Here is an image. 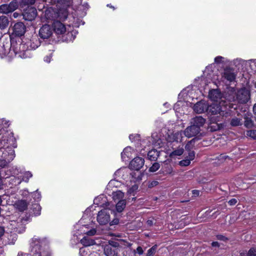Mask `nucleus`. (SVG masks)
I'll return each instance as SVG.
<instances>
[{"label": "nucleus", "instance_id": "nucleus-40", "mask_svg": "<svg viewBox=\"0 0 256 256\" xmlns=\"http://www.w3.org/2000/svg\"><path fill=\"white\" fill-rule=\"evenodd\" d=\"M246 135L254 139H256V130H250L246 132Z\"/></svg>", "mask_w": 256, "mask_h": 256}, {"label": "nucleus", "instance_id": "nucleus-1", "mask_svg": "<svg viewBox=\"0 0 256 256\" xmlns=\"http://www.w3.org/2000/svg\"><path fill=\"white\" fill-rule=\"evenodd\" d=\"M44 240H40L34 236L30 243V254H24L22 252L18 253L17 256H50V252L42 248Z\"/></svg>", "mask_w": 256, "mask_h": 256}, {"label": "nucleus", "instance_id": "nucleus-20", "mask_svg": "<svg viewBox=\"0 0 256 256\" xmlns=\"http://www.w3.org/2000/svg\"><path fill=\"white\" fill-rule=\"evenodd\" d=\"M80 243L84 246H89L96 244L95 240L88 236H84L81 240Z\"/></svg>", "mask_w": 256, "mask_h": 256}, {"label": "nucleus", "instance_id": "nucleus-49", "mask_svg": "<svg viewBox=\"0 0 256 256\" xmlns=\"http://www.w3.org/2000/svg\"><path fill=\"white\" fill-rule=\"evenodd\" d=\"M36 0H23V2L26 4H33Z\"/></svg>", "mask_w": 256, "mask_h": 256}, {"label": "nucleus", "instance_id": "nucleus-19", "mask_svg": "<svg viewBox=\"0 0 256 256\" xmlns=\"http://www.w3.org/2000/svg\"><path fill=\"white\" fill-rule=\"evenodd\" d=\"M104 254L106 256H115L118 254L116 249L112 248L106 244L103 245Z\"/></svg>", "mask_w": 256, "mask_h": 256}, {"label": "nucleus", "instance_id": "nucleus-16", "mask_svg": "<svg viewBox=\"0 0 256 256\" xmlns=\"http://www.w3.org/2000/svg\"><path fill=\"white\" fill-rule=\"evenodd\" d=\"M208 103L204 101H200L196 102L194 106V110L198 114L206 112Z\"/></svg>", "mask_w": 256, "mask_h": 256}, {"label": "nucleus", "instance_id": "nucleus-15", "mask_svg": "<svg viewBox=\"0 0 256 256\" xmlns=\"http://www.w3.org/2000/svg\"><path fill=\"white\" fill-rule=\"evenodd\" d=\"M76 32L74 31V27L70 24L65 25V35H66V40H73L76 37Z\"/></svg>", "mask_w": 256, "mask_h": 256}, {"label": "nucleus", "instance_id": "nucleus-11", "mask_svg": "<svg viewBox=\"0 0 256 256\" xmlns=\"http://www.w3.org/2000/svg\"><path fill=\"white\" fill-rule=\"evenodd\" d=\"M37 15V12L35 8L30 7L28 8L23 14L24 18L28 21L34 20Z\"/></svg>", "mask_w": 256, "mask_h": 256}, {"label": "nucleus", "instance_id": "nucleus-8", "mask_svg": "<svg viewBox=\"0 0 256 256\" xmlns=\"http://www.w3.org/2000/svg\"><path fill=\"white\" fill-rule=\"evenodd\" d=\"M49 24H45L43 25L39 30V36L43 39H48L51 37L53 32Z\"/></svg>", "mask_w": 256, "mask_h": 256}, {"label": "nucleus", "instance_id": "nucleus-50", "mask_svg": "<svg viewBox=\"0 0 256 256\" xmlns=\"http://www.w3.org/2000/svg\"><path fill=\"white\" fill-rule=\"evenodd\" d=\"M136 251L139 254H142L144 253V250L141 246H138Z\"/></svg>", "mask_w": 256, "mask_h": 256}, {"label": "nucleus", "instance_id": "nucleus-4", "mask_svg": "<svg viewBox=\"0 0 256 256\" xmlns=\"http://www.w3.org/2000/svg\"><path fill=\"white\" fill-rule=\"evenodd\" d=\"M11 44L8 39L0 38V56L3 58L7 54H10V56H12V51L14 52L15 55L18 54V56H22L19 52L14 48L10 49Z\"/></svg>", "mask_w": 256, "mask_h": 256}, {"label": "nucleus", "instance_id": "nucleus-22", "mask_svg": "<svg viewBox=\"0 0 256 256\" xmlns=\"http://www.w3.org/2000/svg\"><path fill=\"white\" fill-rule=\"evenodd\" d=\"M16 208H18L20 212H24L25 210L28 207V204L24 200H21L18 201L15 204Z\"/></svg>", "mask_w": 256, "mask_h": 256}, {"label": "nucleus", "instance_id": "nucleus-32", "mask_svg": "<svg viewBox=\"0 0 256 256\" xmlns=\"http://www.w3.org/2000/svg\"><path fill=\"white\" fill-rule=\"evenodd\" d=\"M11 12L7 4H4L0 6V13L8 14Z\"/></svg>", "mask_w": 256, "mask_h": 256}, {"label": "nucleus", "instance_id": "nucleus-62", "mask_svg": "<svg viewBox=\"0 0 256 256\" xmlns=\"http://www.w3.org/2000/svg\"><path fill=\"white\" fill-rule=\"evenodd\" d=\"M253 112H254V114H256V103L254 105Z\"/></svg>", "mask_w": 256, "mask_h": 256}, {"label": "nucleus", "instance_id": "nucleus-59", "mask_svg": "<svg viewBox=\"0 0 256 256\" xmlns=\"http://www.w3.org/2000/svg\"><path fill=\"white\" fill-rule=\"evenodd\" d=\"M69 12H70L69 10L65 8V17H64L65 20H66V18L68 16V13H69Z\"/></svg>", "mask_w": 256, "mask_h": 256}, {"label": "nucleus", "instance_id": "nucleus-29", "mask_svg": "<svg viewBox=\"0 0 256 256\" xmlns=\"http://www.w3.org/2000/svg\"><path fill=\"white\" fill-rule=\"evenodd\" d=\"M32 208L35 216H39L40 214L42 208L39 204H34Z\"/></svg>", "mask_w": 256, "mask_h": 256}, {"label": "nucleus", "instance_id": "nucleus-39", "mask_svg": "<svg viewBox=\"0 0 256 256\" xmlns=\"http://www.w3.org/2000/svg\"><path fill=\"white\" fill-rule=\"evenodd\" d=\"M32 176V174L30 172H26L22 178V180L28 182L29 178H31Z\"/></svg>", "mask_w": 256, "mask_h": 256}, {"label": "nucleus", "instance_id": "nucleus-21", "mask_svg": "<svg viewBox=\"0 0 256 256\" xmlns=\"http://www.w3.org/2000/svg\"><path fill=\"white\" fill-rule=\"evenodd\" d=\"M160 154V152L156 150H152L148 154V157L150 160L156 161Z\"/></svg>", "mask_w": 256, "mask_h": 256}, {"label": "nucleus", "instance_id": "nucleus-51", "mask_svg": "<svg viewBox=\"0 0 256 256\" xmlns=\"http://www.w3.org/2000/svg\"><path fill=\"white\" fill-rule=\"evenodd\" d=\"M192 193L194 196H198L200 194V191L198 190H194L192 191Z\"/></svg>", "mask_w": 256, "mask_h": 256}, {"label": "nucleus", "instance_id": "nucleus-58", "mask_svg": "<svg viewBox=\"0 0 256 256\" xmlns=\"http://www.w3.org/2000/svg\"><path fill=\"white\" fill-rule=\"evenodd\" d=\"M4 230L3 227L0 226V237H1L4 234Z\"/></svg>", "mask_w": 256, "mask_h": 256}, {"label": "nucleus", "instance_id": "nucleus-28", "mask_svg": "<svg viewBox=\"0 0 256 256\" xmlns=\"http://www.w3.org/2000/svg\"><path fill=\"white\" fill-rule=\"evenodd\" d=\"M8 5L11 12L17 9L18 6V2L16 0L12 1Z\"/></svg>", "mask_w": 256, "mask_h": 256}, {"label": "nucleus", "instance_id": "nucleus-30", "mask_svg": "<svg viewBox=\"0 0 256 256\" xmlns=\"http://www.w3.org/2000/svg\"><path fill=\"white\" fill-rule=\"evenodd\" d=\"M113 198L114 200L122 199L124 196V193L120 190H118L112 193Z\"/></svg>", "mask_w": 256, "mask_h": 256}, {"label": "nucleus", "instance_id": "nucleus-17", "mask_svg": "<svg viewBox=\"0 0 256 256\" xmlns=\"http://www.w3.org/2000/svg\"><path fill=\"white\" fill-rule=\"evenodd\" d=\"M208 96L212 100L219 103V100L222 98V94L218 90H212L210 91Z\"/></svg>", "mask_w": 256, "mask_h": 256}, {"label": "nucleus", "instance_id": "nucleus-55", "mask_svg": "<svg viewBox=\"0 0 256 256\" xmlns=\"http://www.w3.org/2000/svg\"><path fill=\"white\" fill-rule=\"evenodd\" d=\"M227 158H228V156L222 155L221 154L219 157L220 160H226Z\"/></svg>", "mask_w": 256, "mask_h": 256}, {"label": "nucleus", "instance_id": "nucleus-14", "mask_svg": "<svg viewBox=\"0 0 256 256\" xmlns=\"http://www.w3.org/2000/svg\"><path fill=\"white\" fill-rule=\"evenodd\" d=\"M222 77L230 82H234L236 80V74L234 70L230 68L224 69L222 75Z\"/></svg>", "mask_w": 256, "mask_h": 256}, {"label": "nucleus", "instance_id": "nucleus-38", "mask_svg": "<svg viewBox=\"0 0 256 256\" xmlns=\"http://www.w3.org/2000/svg\"><path fill=\"white\" fill-rule=\"evenodd\" d=\"M160 168V165L158 162H154L152 166L150 168L149 171L150 172H155Z\"/></svg>", "mask_w": 256, "mask_h": 256}, {"label": "nucleus", "instance_id": "nucleus-45", "mask_svg": "<svg viewBox=\"0 0 256 256\" xmlns=\"http://www.w3.org/2000/svg\"><path fill=\"white\" fill-rule=\"evenodd\" d=\"M96 230L95 228H92L90 230L88 231L86 233L87 236H92L96 234Z\"/></svg>", "mask_w": 256, "mask_h": 256}, {"label": "nucleus", "instance_id": "nucleus-27", "mask_svg": "<svg viewBox=\"0 0 256 256\" xmlns=\"http://www.w3.org/2000/svg\"><path fill=\"white\" fill-rule=\"evenodd\" d=\"M244 125L247 128H251L254 126V122L252 118L248 116H245Z\"/></svg>", "mask_w": 256, "mask_h": 256}, {"label": "nucleus", "instance_id": "nucleus-37", "mask_svg": "<svg viewBox=\"0 0 256 256\" xmlns=\"http://www.w3.org/2000/svg\"><path fill=\"white\" fill-rule=\"evenodd\" d=\"M18 224L15 221L12 222L10 224V226L11 227L10 228L14 232H20L19 231L16 226Z\"/></svg>", "mask_w": 256, "mask_h": 256}, {"label": "nucleus", "instance_id": "nucleus-52", "mask_svg": "<svg viewBox=\"0 0 256 256\" xmlns=\"http://www.w3.org/2000/svg\"><path fill=\"white\" fill-rule=\"evenodd\" d=\"M118 222H119V220L118 219V218H115L114 220H113L111 222H110V225H114V224H116L118 223Z\"/></svg>", "mask_w": 256, "mask_h": 256}, {"label": "nucleus", "instance_id": "nucleus-7", "mask_svg": "<svg viewBox=\"0 0 256 256\" xmlns=\"http://www.w3.org/2000/svg\"><path fill=\"white\" fill-rule=\"evenodd\" d=\"M97 221L100 225L107 224L110 221V210L104 209L100 211L97 216Z\"/></svg>", "mask_w": 256, "mask_h": 256}, {"label": "nucleus", "instance_id": "nucleus-53", "mask_svg": "<svg viewBox=\"0 0 256 256\" xmlns=\"http://www.w3.org/2000/svg\"><path fill=\"white\" fill-rule=\"evenodd\" d=\"M158 184V182L153 181L148 185V186L150 188L153 187L154 186H156Z\"/></svg>", "mask_w": 256, "mask_h": 256}, {"label": "nucleus", "instance_id": "nucleus-33", "mask_svg": "<svg viewBox=\"0 0 256 256\" xmlns=\"http://www.w3.org/2000/svg\"><path fill=\"white\" fill-rule=\"evenodd\" d=\"M12 160V158L11 156L7 160L0 158V166L2 168H4Z\"/></svg>", "mask_w": 256, "mask_h": 256}, {"label": "nucleus", "instance_id": "nucleus-56", "mask_svg": "<svg viewBox=\"0 0 256 256\" xmlns=\"http://www.w3.org/2000/svg\"><path fill=\"white\" fill-rule=\"evenodd\" d=\"M217 238L218 240H224L226 238H225V236H222V235H218L217 236Z\"/></svg>", "mask_w": 256, "mask_h": 256}, {"label": "nucleus", "instance_id": "nucleus-9", "mask_svg": "<svg viewBox=\"0 0 256 256\" xmlns=\"http://www.w3.org/2000/svg\"><path fill=\"white\" fill-rule=\"evenodd\" d=\"M200 131V129L198 126H194L191 124L190 126H188L184 131V135L188 138H190L197 136Z\"/></svg>", "mask_w": 256, "mask_h": 256}, {"label": "nucleus", "instance_id": "nucleus-46", "mask_svg": "<svg viewBox=\"0 0 256 256\" xmlns=\"http://www.w3.org/2000/svg\"><path fill=\"white\" fill-rule=\"evenodd\" d=\"M250 256H256V248H252L248 250Z\"/></svg>", "mask_w": 256, "mask_h": 256}, {"label": "nucleus", "instance_id": "nucleus-13", "mask_svg": "<svg viewBox=\"0 0 256 256\" xmlns=\"http://www.w3.org/2000/svg\"><path fill=\"white\" fill-rule=\"evenodd\" d=\"M12 158V160L14 158V151L10 148L8 147L7 148H0V158L7 160L10 157Z\"/></svg>", "mask_w": 256, "mask_h": 256}, {"label": "nucleus", "instance_id": "nucleus-10", "mask_svg": "<svg viewBox=\"0 0 256 256\" xmlns=\"http://www.w3.org/2000/svg\"><path fill=\"white\" fill-rule=\"evenodd\" d=\"M144 163V158L140 157H136L130 162L129 168L132 170H138L143 166Z\"/></svg>", "mask_w": 256, "mask_h": 256}, {"label": "nucleus", "instance_id": "nucleus-31", "mask_svg": "<svg viewBox=\"0 0 256 256\" xmlns=\"http://www.w3.org/2000/svg\"><path fill=\"white\" fill-rule=\"evenodd\" d=\"M195 142V138H193L186 144L185 146V149L187 151H192L193 149Z\"/></svg>", "mask_w": 256, "mask_h": 256}, {"label": "nucleus", "instance_id": "nucleus-23", "mask_svg": "<svg viewBox=\"0 0 256 256\" xmlns=\"http://www.w3.org/2000/svg\"><path fill=\"white\" fill-rule=\"evenodd\" d=\"M9 24V20L7 16H0V29H5Z\"/></svg>", "mask_w": 256, "mask_h": 256}, {"label": "nucleus", "instance_id": "nucleus-2", "mask_svg": "<svg viewBox=\"0 0 256 256\" xmlns=\"http://www.w3.org/2000/svg\"><path fill=\"white\" fill-rule=\"evenodd\" d=\"M54 16L52 26L54 32L58 36L63 37L64 34V10L60 9L53 11Z\"/></svg>", "mask_w": 256, "mask_h": 256}, {"label": "nucleus", "instance_id": "nucleus-25", "mask_svg": "<svg viewBox=\"0 0 256 256\" xmlns=\"http://www.w3.org/2000/svg\"><path fill=\"white\" fill-rule=\"evenodd\" d=\"M222 128V124L217 122H212V120H211V122L208 128L211 131H216Z\"/></svg>", "mask_w": 256, "mask_h": 256}, {"label": "nucleus", "instance_id": "nucleus-3", "mask_svg": "<svg viewBox=\"0 0 256 256\" xmlns=\"http://www.w3.org/2000/svg\"><path fill=\"white\" fill-rule=\"evenodd\" d=\"M82 0H65V6L71 8L72 10L77 12L78 14L84 16L89 7L87 2L82 4Z\"/></svg>", "mask_w": 256, "mask_h": 256}, {"label": "nucleus", "instance_id": "nucleus-6", "mask_svg": "<svg viewBox=\"0 0 256 256\" xmlns=\"http://www.w3.org/2000/svg\"><path fill=\"white\" fill-rule=\"evenodd\" d=\"M236 100L239 103L246 104L250 98V94L246 88L238 90L236 94Z\"/></svg>", "mask_w": 256, "mask_h": 256}, {"label": "nucleus", "instance_id": "nucleus-44", "mask_svg": "<svg viewBox=\"0 0 256 256\" xmlns=\"http://www.w3.org/2000/svg\"><path fill=\"white\" fill-rule=\"evenodd\" d=\"M224 58L222 56H218L214 58V62L216 64H219L223 62Z\"/></svg>", "mask_w": 256, "mask_h": 256}, {"label": "nucleus", "instance_id": "nucleus-36", "mask_svg": "<svg viewBox=\"0 0 256 256\" xmlns=\"http://www.w3.org/2000/svg\"><path fill=\"white\" fill-rule=\"evenodd\" d=\"M131 148L130 147H126V148L124 150L123 152H122V158H125L126 156L128 157L129 156V152H130L131 150Z\"/></svg>", "mask_w": 256, "mask_h": 256}, {"label": "nucleus", "instance_id": "nucleus-34", "mask_svg": "<svg viewBox=\"0 0 256 256\" xmlns=\"http://www.w3.org/2000/svg\"><path fill=\"white\" fill-rule=\"evenodd\" d=\"M158 246L154 244L150 248L147 252L146 256H153L156 252Z\"/></svg>", "mask_w": 256, "mask_h": 256}, {"label": "nucleus", "instance_id": "nucleus-60", "mask_svg": "<svg viewBox=\"0 0 256 256\" xmlns=\"http://www.w3.org/2000/svg\"><path fill=\"white\" fill-rule=\"evenodd\" d=\"M146 222L148 225L149 226H152L153 225V220H148Z\"/></svg>", "mask_w": 256, "mask_h": 256}, {"label": "nucleus", "instance_id": "nucleus-5", "mask_svg": "<svg viewBox=\"0 0 256 256\" xmlns=\"http://www.w3.org/2000/svg\"><path fill=\"white\" fill-rule=\"evenodd\" d=\"M225 102H226L221 100L219 103L214 102L210 104H208L206 108L207 114L210 115H215L218 114H220V112H223L222 106H224ZM225 106H228L229 108H234V110L236 108V107H234L232 104L226 103Z\"/></svg>", "mask_w": 256, "mask_h": 256}, {"label": "nucleus", "instance_id": "nucleus-48", "mask_svg": "<svg viewBox=\"0 0 256 256\" xmlns=\"http://www.w3.org/2000/svg\"><path fill=\"white\" fill-rule=\"evenodd\" d=\"M238 256H250V255L249 254V252H246L245 250H242L240 251Z\"/></svg>", "mask_w": 256, "mask_h": 256}, {"label": "nucleus", "instance_id": "nucleus-54", "mask_svg": "<svg viewBox=\"0 0 256 256\" xmlns=\"http://www.w3.org/2000/svg\"><path fill=\"white\" fill-rule=\"evenodd\" d=\"M139 138L138 136H134L133 134H130L129 136V138H130V140H134L135 139V138Z\"/></svg>", "mask_w": 256, "mask_h": 256}, {"label": "nucleus", "instance_id": "nucleus-61", "mask_svg": "<svg viewBox=\"0 0 256 256\" xmlns=\"http://www.w3.org/2000/svg\"><path fill=\"white\" fill-rule=\"evenodd\" d=\"M20 16V14L17 12H15L13 14H12V16L14 18H18V16Z\"/></svg>", "mask_w": 256, "mask_h": 256}, {"label": "nucleus", "instance_id": "nucleus-47", "mask_svg": "<svg viewBox=\"0 0 256 256\" xmlns=\"http://www.w3.org/2000/svg\"><path fill=\"white\" fill-rule=\"evenodd\" d=\"M238 202V200L236 199V198H232L231 200H230L228 201V204L230 205V206H234L235 205L236 202Z\"/></svg>", "mask_w": 256, "mask_h": 256}, {"label": "nucleus", "instance_id": "nucleus-41", "mask_svg": "<svg viewBox=\"0 0 256 256\" xmlns=\"http://www.w3.org/2000/svg\"><path fill=\"white\" fill-rule=\"evenodd\" d=\"M183 148H178L172 152V155L180 156H181L183 154Z\"/></svg>", "mask_w": 256, "mask_h": 256}, {"label": "nucleus", "instance_id": "nucleus-35", "mask_svg": "<svg viewBox=\"0 0 256 256\" xmlns=\"http://www.w3.org/2000/svg\"><path fill=\"white\" fill-rule=\"evenodd\" d=\"M108 246H110V247L116 249V248L120 246V244L118 241L116 240H108V242L106 244Z\"/></svg>", "mask_w": 256, "mask_h": 256}, {"label": "nucleus", "instance_id": "nucleus-18", "mask_svg": "<svg viewBox=\"0 0 256 256\" xmlns=\"http://www.w3.org/2000/svg\"><path fill=\"white\" fill-rule=\"evenodd\" d=\"M206 120L201 116H196L192 119L190 124L198 126L199 129L205 124Z\"/></svg>", "mask_w": 256, "mask_h": 256}, {"label": "nucleus", "instance_id": "nucleus-12", "mask_svg": "<svg viewBox=\"0 0 256 256\" xmlns=\"http://www.w3.org/2000/svg\"><path fill=\"white\" fill-rule=\"evenodd\" d=\"M26 26L22 22H17L13 26V34L16 36H23L26 32Z\"/></svg>", "mask_w": 256, "mask_h": 256}, {"label": "nucleus", "instance_id": "nucleus-57", "mask_svg": "<svg viewBox=\"0 0 256 256\" xmlns=\"http://www.w3.org/2000/svg\"><path fill=\"white\" fill-rule=\"evenodd\" d=\"M212 246L214 247H218L219 243L217 242H214L212 243Z\"/></svg>", "mask_w": 256, "mask_h": 256}, {"label": "nucleus", "instance_id": "nucleus-24", "mask_svg": "<svg viewBox=\"0 0 256 256\" xmlns=\"http://www.w3.org/2000/svg\"><path fill=\"white\" fill-rule=\"evenodd\" d=\"M126 201L124 200H120L116 204L117 212H122L126 207Z\"/></svg>", "mask_w": 256, "mask_h": 256}, {"label": "nucleus", "instance_id": "nucleus-43", "mask_svg": "<svg viewBox=\"0 0 256 256\" xmlns=\"http://www.w3.org/2000/svg\"><path fill=\"white\" fill-rule=\"evenodd\" d=\"M195 157V153L194 151H188V156H186V158H188V160H190V161L193 160Z\"/></svg>", "mask_w": 256, "mask_h": 256}, {"label": "nucleus", "instance_id": "nucleus-63", "mask_svg": "<svg viewBox=\"0 0 256 256\" xmlns=\"http://www.w3.org/2000/svg\"><path fill=\"white\" fill-rule=\"evenodd\" d=\"M16 235L14 234L13 236L12 240H16Z\"/></svg>", "mask_w": 256, "mask_h": 256}, {"label": "nucleus", "instance_id": "nucleus-42", "mask_svg": "<svg viewBox=\"0 0 256 256\" xmlns=\"http://www.w3.org/2000/svg\"><path fill=\"white\" fill-rule=\"evenodd\" d=\"M190 163V160H188V158H186L185 160H183L180 162L179 164L181 166H188Z\"/></svg>", "mask_w": 256, "mask_h": 256}, {"label": "nucleus", "instance_id": "nucleus-64", "mask_svg": "<svg viewBox=\"0 0 256 256\" xmlns=\"http://www.w3.org/2000/svg\"><path fill=\"white\" fill-rule=\"evenodd\" d=\"M45 60L48 62H50V60L48 58H46L45 59Z\"/></svg>", "mask_w": 256, "mask_h": 256}, {"label": "nucleus", "instance_id": "nucleus-26", "mask_svg": "<svg viewBox=\"0 0 256 256\" xmlns=\"http://www.w3.org/2000/svg\"><path fill=\"white\" fill-rule=\"evenodd\" d=\"M242 118H233L230 121V125L233 126H236L242 125Z\"/></svg>", "mask_w": 256, "mask_h": 256}]
</instances>
